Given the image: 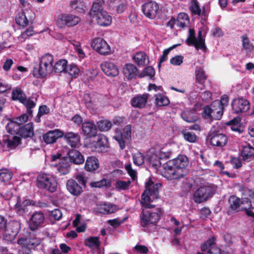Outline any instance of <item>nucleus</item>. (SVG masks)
<instances>
[{
	"mask_svg": "<svg viewBox=\"0 0 254 254\" xmlns=\"http://www.w3.org/2000/svg\"><path fill=\"white\" fill-rule=\"evenodd\" d=\"M161 186L160 183L153 185L151 180L146 183V189L141 196L142 210L140 223L142 227H147L150 225H156L160 219L162 210L160 208H154L155 205L150 203L158 198V189Z\"/></svg>",
	"mask_w": 254,
	"mask_h": 254,
	"instance_id": "1",
	"label": "nucleus"
},
{
	"mask_svg": "<svg viewBox=\"0 0 254 254\" xmlns=\"http://www.w3.org/2000/svg\"><path fill=\"white\" fill-rule=\"evenodd\" d=\"M189 163L188 157L184 155L169 160L164 164L162 175L168 180H176L183 178L188 171L186 168Z\"/></svg>",
	"mask_w": 254,
	"mask_h": 254,
	"instance_id": "2",
	"label": "nucleus"
},
{
	"mask_svg": "<svg viewBox=\"0 0 254 254\" xmlns=\"http://www.w3.org/2000/svg\"><path fill=\"white\" fill-rule=\"evenodd\" d=\"M20 127V125L17 121H11L7 124L6 128L9 134L3 137L2 141L4 146L13 149L20 144V137L14 134H19Z\"/></svg>",
	"mask_w": 254,
	"mask_h": 254,
	"instance_id": "3",
	"label": "nucleus"
},
{
	"mask_svg": "<svg viewBox=\"0 0 254 254\" xmlns=\"http://www.w3.org/2000/svg\"><path fill=\"white\" fill-rule=\"evenodd\" d=\"M54 57L50 54H46L41 56L40 58L39 66L33 69L34 76L44 78L51 73L54 70Z\"/></svg>",
	"mask_w": 254,
	"mask_h": 254,
	"instance_id": "4",
	"label": "nucleus"
},
{
	"mask_svg": "<svg viewBox=\"0 0 254 254\" xmlns=\"http://www.w3.org/2000/svg\"><path fill=\"white\" fill-rule=\"evenodd\" d=\"M84 145L92 151L103 152L107 151L108 141L106 136L100 134L94 137L86 138Z\"/></svg>",
	"mask_w": 254,
	"mask_h": 254,
	"instance_id": "5",
	"label": "nucleus"
},
{
	"mask_svg": "<svg viewBox=\"0 0 254 254\" xmlns=\"http://www.w3.org/2000/svg\"><path fill=\"white\" fill-rule=\"evenodd\" d=\"M36 185L39 189L54 192L57 190L58 182L54 175L42 173L37 176Z\"/></svg>",
	"mask_w": 254,
	"mask_h": 254,
	"instance_id": "6",
	"label": "nucleus"
},
{
	"mask_svg": "<svg viewBox=\"0 0 254 254\" xmlns=\"http://www.w3.org/2000/svg\"><path fill=\"white\" fill-rule=\"evenodd\" d=\"M222 107L220 106L218 100H215L209 106H205L203 109L202 117L210 121L212 120H219L223 114Z\"/></svg>",
	"mask_w": 254,
	"mask_h": 254,
	"instance_id": "7",
	"label": "nucleus"
},
{
	"mask_svg": "<svg viewBox=\"0 0 254 254\" xmlns=\"http://www.w3.org/2000/svg\"><path fill=\"white\" fill-rule=\"evenodd\" d=\"M131 138V127L130 125L125 126L123 130L117 129L114 138L119 144L121 149L125 148L126 145L129 143Z\"/></svg>",
	"mask_w": 254,
	"mask_h": 254,
	"instance_id": "8",
	"label": "nucleus"
},
{
	"mask_svg": "<svg viewBox=\"0 0 254 254\" xmlns=\"http://www.w3.org/2000/svg\"><path fill=\"white\" fill-rule=\"evenodd\" d=\"M186 42L189 46H194L197 50H205L206 49L204 39L202 37L201 30L199 31L198 37L196 38L195 37L194 30L192 29H190L189 30V35Z\"/></svg>",
	"mask_w": 254,
	"mask_h": 254,
	"instance_id": "9",
	"label": "nucleus"
},
{
	"mask_svg": "<svg viewBox=\"0 0 254 254\" xmlns=\"http://www.w3.org/2000/svg\"><path fill=\"white\" fill-rule=\"evenodd\" d=\"M80 21V18L76 15L64 13L59 16L56 21L57 25L60 28L65 26H72L77 24Z\"/></svg>",
	"mask_w": 254,
	"mask_h": 254,
	"instance_id": "10",
	"label": "nucleus"
},
{
	"mask_svg": "<svg viewBox=\"0 0 254 254\" xmlns=\"http://www.w3.org/2000/svg\"><path fill=\"white\" fill-rule=\"evenodd\" d=\"M89 14L92 20L100 26H107L112 23V16L105 10H101Z\"/></svg>",
	"mask_w": 254,
	"mask_h": 254,
	"instance_id": "11",
	"label": "nucleus"
},
{
	"mask_svg": "<svg viewBox=\"0 0 254 254\" xmlns=\"http://www.w3.org/2000/svg\"><path fill=\"white\" fill-rule=\"evenodd\" d=\"M92 48L101 55H108L111 49L106 41L102 38L97 37L92 39L91 43Z\"/></svg>",
	"mask_w": 254,
	"mask_h": 254,
	"instance_id": "12",
	"label": "nucleus"
},
{
	"mask_svg": "<svg viewBox=\"0 0 254 254\" xmlns=\"http://www.w3.org/2000/svg\"><path fill=\"white\" fill-rule=\"evenodd\" d=\"M213 192L212 188L209 186H204L198 188L193 195L194 201L196 203H200L211 196Z\"/></svg>",
	"mask_w": 254,
	"mask_h": 254,
	"instance_id": "13",
	"label": "nucleus"
},
{
	"mask_svg": "<svg viewBox=\"0 0 254 254\" xmlns=\"http://www.w3.org/2000/svg\"><path fill=\"white\" fill-rule=\"evenodd\" d=\"M62 155L60 153L52 155V161L55 162L58 160L60 162L58 164H53L56 167L57 171L61 175L67 174L70 170V165L68 161L65 159H61Z\"/></svg>",
	"mask_w": 254,
	"mask_h": 254,
	"instance_id": "14",
	"label": "nucleus"
},
{
	"mask_svg": "<svg viewBox=\"0 0 254 254\" xmlns=\"http://www.w3.org/2000/svg\"><path fill=\"white\" fill-rule=\"evenodd\" d=\"M20 229V224L17 221H12L6 224L4 230V236L7 240L11 241L17 235Z\"/></svg>",
	"mask_w": 254,
	"mask_h": 254,
	"instance_id": "15",
	"label": "nucleus"
},
{
	"mask_svg": "<svg viewBox=\"0 0 254 254\" xmlns=\"http://www.w3.org/2000/svg\"><path fill=\"white\" fill-rule=\"evenodd\" d=\"M142 9L144 14L150 19H154L156 17L159 10V5L157 3L150 1L144 3L142 6Z\"/></svg>",
	"mask_w": 254,
	"mask_h": 254,
	"instance_id": "16",
	"label": "nucleus"
},
{
	"mask_svg": "<svg viewBox=\"0 0 254 254\" xmlns=\"http://www.w3.org/2000/svg\"><path fill=\"white\" fill-rule=\"evenodd\" d=\"M232 106L233 110L237 114L246 112L250 107L249 102L244 98L234 99L232 103Z\"/></svg>",
	"mask_w": 254,
	"mask_h": 254,
	"instance_id": "17",
	"label": "nucleus"
},
{
	"mask_svg": "<svg viewBox=\"0 0 254 254\" xmlns=\"http://www.w3.org/2000/svg\"><path fill=\"white\" fill-rule=\"evenodd\" d=\"M210 144L213 146L223 147L227 142V136L222 133L211 132L208 136Z\"/></svg>",
	"mask_w": 254,
	"mask_h": 254,
	"instance_id": "18",
	"label": "nucleus"
},
{
	"mask_svg": "<svg viewBox=\"0 0 254 254\" xmlns=\"http://www.w3.org/2000/svg\"><path fill=\"white\" fill-rule=\"evenodd\" d=\"M41 242V239L36 237H31L29 239L21 238L18 241V244L22 246L20 250L30 249H35L39 246Z\"/></svg>",
	"mask_w": 254,
	"mask_h": 254,
	"instance_id": "19",
	"label": "nucleus"
},
{
	"mask_svg": "<svg viewBox=\"0 0 254 254\" xmlns=\"http://www.w3.org/2000/svg\"><path fill=\"white\" fill-rule=\"evenodd\" d=\"M64 132L58 129L50 130L43 135V139L46 144H52L64 136Z\"/></svg>",
	"mask_w": 254,
	"mask_h": 254,
	"instance_id": "20",
	"label": "nucleus"
},
{
	"mask_svg": "<svg viewBox=\"0 0 254 254\" xmlns=\"http://www.w3.org/2000/svg\"><path fill=\"white\" fill-rule=\"evenodd\" d=\"M214 237L209 238L206 242L201 245V251L203 252L207 251V253L208 254H220V249L214 245ZM197 254H203L198 253Z\"/></svg>",
	"mask_w": 254,
	"mask_h": 254,
	"instance_id": "21",
	"label": "nucleus"
},
{
	"mask_svg": "<svg viewBox=\"0 0 254 254\" xmlns=\"http://www.w3.org/2000/svg\"><path fill=\"white\" fill-rule=\"evenodd\" d=\"M146 158L149 164L152 167L157 169L160 166L161 164L160 159L155 148H151L148 150L147 152Z\"/></svg>",
	"mask_w": 254,
	"mask_h": 254,
	"instance_id": "22",
	"label": "nucleus"
},
{
	"mask_svg": "<svg viewBox=\"0 0 254 254\" xmlns=\"http://www.w3.org/2000/svg\"><path fill=\"white\" fill-rule=\"evenodd\" d=\"M102 71L109 76H116L119 73L117 66L110 62H105L101 64Z\"/></svg>",
	"mask_w": 254,
	"mask_h": 254,
	"instance_id": "23",
	"label": "nucleus"
},
{
	"mask_svg": "<svg viewBox=\"0 0 254 254\" xmlns=\"http://www.w3.org/2000/svg\"><path fill=\"white\" fill-rule=\"evenodd\" d=\"M45 217L43 213L36 212L31 216L30 221V228L31 230H34L42 226L44 221Z\"/></svg>",
	"mask_w": 254,
	"mask_h": 254,
	"instance_id": "24",
	"label": "nucleus"
},
{
	"mask_svg": "<svg viewBox=\"0 0 254 254\" xmlns=\"http://www.w3.org/2000/svg\"><path fill=\"white\" fill-rule=\"evenodd\" d=\"M12 99L13 100H18L22 104H28L30 106L33 105V101L27 99L25 94L19 88L13 89L12 92Z\"/></svg>",
	"mask_w": 254,
	"mask_h": 254,
	"instance_id": "25",
	"label": "nucleus"
},
{
	"mask_svg": "<svg viewBox=\"0 0 254 254\" xmlns=\"http://www.w3.org/2000/svg\"><path fill=\"white\" fill-rule=\"evenodd\" d=\"M31 12L32 11L31 10H26L19 13L15 18L16 24L22 28L27 26L29 20H31L33 18V17L28 15V14Z\"/></svg>",
	"mask_w": 254,
	"mask_h": 254,
	"instance_id": "26",
	"label": "nucleus"
},
{
	"mask_svg": "<svg viewBox=\"0 0 254 254\" xmlns=\"http://www.w3.org/2000/svg\"><path fill=\"white\" fill-rule=\"evenodd\" d=\"M82 132L88 137H94L97 133L96 127L92 122H84L82 125Z\"/></svg>",
	"mask_w": 254,
	"mask_h": 254,
	"instance_id": "27",
	"label": "nucleus"
},
{
	"mask_svg": "<svg viewBox=\"0 0 254 254\" xmlns=\"http://www.w3.org/2000/svg\"><path fill=\"white\" fill-rule=\"evenodd\" d=\"M108 6L109 8H116L118 13H123L127 8L126 0H109Z\"/></svg>",
	"mask_w": 254,
	"mask_h": 254,
	"instance_id": "28",
	"label": "nucleus"
},
{
	"mask_svg": "<svg viewBox=\"0 0 254 254\" xmlns=\"http://www.w3.org/2000/svg\"><path fill=\"white\" fill-rule=\"evenodd\" d=\"M66 142L73 148L77 147L80 144V137L77 133L68 132L64 134Z\"/></svg>",
	"mask_w": 254,
	"mask_h": 254,
	"instance_id": "29",
	"label": "nucleus"
},
{
	"mask_svg": "<svg viewBox=\"0 0 254 254\" xmlns=\"http://www.w3.org/2000/svg\"><path fill=\"white\" fill-rule=\"evenodd\" d=\"M124 76L128 79L134 78L138 74L137 67L132 64H126L123 68Z\"/></svg>",
	"mask_w": 254,
	"mask_h": 254,
	"instance_id": "30",
	"label": "nucleus"
},
{
	"mask_svg": "<svg viewBox=\"0 0 254 254\" xmlns=\"http://www.w3.org/2000/svg\"><path fill=\"white\" fill-rule=\"evenodd\" d=\"M148 98V94L146 93L138 95L131 99V105L136 108H143L147 103Z\"/></svg>",
	"mask_w": 254,
	"mask_h": 254,
	"instance_id": "31",
	"label": "nucleus"
},
{
	"mask_svg": "<svg viewBox=\"0 0 254 254\" xmlns=\"http://www.w3.org/2000/svg\"><path fill=\"white\" fill-rule=\"evenodd\" d=\"M67 190L74 195H78L82 191V188L73 179L68 180L66 183Z\"/></svg>",
	"mask_w": 254,
	"mask_h": 254,
	"instance_id": "32",
	"label": "nucleus"
},
{
	"mask_svg": "<svg viewBox=\"0 0 254 254\" xmlns=\"http://www.w3.org/2000/svg\"><path fill=\"white\" fill-rule=\"evenodd\" d=\"M97 211L102 214H110L115 212L117 210L116 205L106 203H101L97 205Z\"/></svg>",
	"mask_w": 254,
	"mask_h": 254,
	"instance_id": "33",
	"label": "nucleus"
},
{
	"mask_svg": "<svg viewBox=\"0 0 254 254\" xmlns=\"http://www.w3.org/2000/svg\"><path fill=\"white\" fill-rule=\"evenodd\" d=\"M99 166L98 159L94 156L89 157L87 158L84 168L88 172H93L96 170Z\"/></svg>",
	"mask_w": 254,
	"mask_h": 254,
	"instance_id": "34",
	"label": "nucleus"
},
{
	"mask_svg": "<svg viewBox=\"0 0 254 254\" xmlns=\"http://www.w3.org/2000/svg\"><path fill=\"white\" fill-rule=\"evenodd\" d=\"M246 198L240 199L235 196H232L229 199V202L230 203V207L228 210V213H231L232 211H237L239 209H242V206L245 204H242V201Z\"/></svg>",
	"mask_w": 254,
	"mask_h": 254,
	"instance_id": "35",
	"label": "nucleus"
},
{
	"mask_svg": "<svg viewBox=\"0 0 254 254\" xmlns=\"http://www.w3.org/2000/svg\"><path fill=\"white\" fill-rule=\"evenodd\" d=\"M68 157L71 162L75 164H81L84 162V158L81 153L76 150H71L68 152Z\"/></svg>",
	"mask_w": 254,
	"mask_h": 254,
	"instance_id": "36",
	"label": "nucleus"
},
{
	"mask_svg": "<svg viewBox=\"0 0 254 254\" xmlns=\"http://www.w3.org/2000/svg\"><path fill=\"white\" fill-rule=\"evenodd\" d=\"M132 59L139 65H144L148 63V59L145 53L138 52L132 56Z\"/></svg>",
	"mask_w": 254,
	"mask_h": 254,
	"instance_id": "37",
	"label": "nucleus"
},
{
	"mask_svg": "<svg viewBox=\"0 0 254 254\" xmlns=\"http://www.w3.org/2000/svg\"><path fill=\"white\" fill-rule=\"evenodd\" d=\"M182 119L187 122L192 123L198 119L196 112L193 110H186L181 114Z\"/></svg>",
	"mask_w": 254,
	"mask_h": 254,
	"instance_id": "38",
	"label": "nucleus"
},
{
	"mask_svg": "<svg viewBox=\"0 0 254 254\" xmlns=\"http://www.w3.org/2000/svg\"><path fill=\"white\" fill-rule=\"evenodd\" d=\"M241 155L244 160L250 161L254 157V148L249 145L244 146Z\"/></svg>",
	"mask_w": 254,
	"mask_h": 254,
	"instance_id": "39",
	"label": "nucleus"
},
{
	"mask_svg": "<svg viewBox=\"0 0 254 254\" xmlns=\"http://www.w3.org/2000/svg\"><path fill=\"white\" fill-rule=\"evenodd\" d=\"M34 134L33 124L29 123L20 127L19 135L23 137H32Z\"/></svg>",
	"mask_w": 254,
	"mask_h": 254,
	"instance_id": "40",
	"label": "nucleus"
},
{
	"mask_svg": "<svg viewBox=\"0 0 254 254\" xmlns=\"http://www.w3.org/2000/svg\"><path fill=\"white\" fill-rule=\"evenodd\" d=\"M206 78L207 76L203 68L200 66L196 67L195 70V82L200 84H203L204 83Z\"/></svg>",
	"mask_w": 254,
	"mask_h": 254,
	"instance_id": "41",
	"label": "nucleus"
},
{
	"mask_svg": "<svg viewBox=\"0 0 254 254\" xmlns=\"http://www.w3.org/2000/svg\"><path fill=\"white\" fill-rule=\"evenodd\" d=\"M176 22L177 27L184 28L189 23V16L184 12L179 13L176 19Z\"/></svg>",
	"mask_w": 254,
	"mask_h": 254,
	"instance_id": "42",
	"label": "nucleus"
},
{
	"mask_svg": "<svg viewBox=\"0 0 254 254\" xmlns=\"http://www.w3.org/2000/svg\"><path fill=\"white\" fill-rule=\"evenodd\" d=\"M130 184L131 182L129 180L124 181L117 179L114 183V186L116 190L121 191L128 189Z\"/></svg>",
	"mask_w": 254,
	"mask_h": 254,
	"instance_id": "43",
	"label": "nucleus"
},
{
	"mask_svg": "<svg viewBox=\"0 0 254 254\" xmlns=\"http://www.w3.org/2000/svg\"><path fill=\"white\" fill-rule=\"evenodd\" d=\"M100 245V241L97 237H92L85 240V245L92 249H97Z\"/></svg>",
	"mask_w": 254,
	"mask_h": 254,
	"instance_id": "44",
	"label": "nucleus"
},
{
	"mask_svg": "<svg viewBox=\"0 0 254 254\" xmlns=\"http://www.w3.org/2000/svg\"><path fill=\"white\" fill-rule=\"evenodd\" d=\"M67 66V61L64 59H61L58 61L54 66V70L56 73H61L66 71Z\"/></svg>",
	"mask_w": 254,
	"mask_h": 254,
	"instance_id": "45",
	"label": "nucleus"
},
{
	"mask_svg": "<svg viewBox=\"0 0 254 254\" xmlns=\"http://www.w3.org/2000/svg\"><path fill=\"white\" fill-rule=\"evenodd\" d=\"M13 174L9 170L3 168L0 169V182H8L12 178Z\"/></svg>",
	"mask_w": 254,
	"mask_h": 254,
	"instance_id": "46",
	"label": "nucleus"
},
{
	"mask_svg": "<svg viewBox=\"0 0 254 254\" xmlns=\"http://www.w3.org/2000/svg\"><path fill=\"white\" fill-rule=\"evenodd\" d=\"M242 204L245 205L242 206V209L246 211V213L248 216L254 218V212L251 209L252 203L249 198H245L242 201Z\"/></svg>",
	"mask_w": 254,
	"mask_h": 254,
	"instance_id": "47",
	"label": "nucleus"
},
{
	"mask_svg": "<svg viewBox=\"0 0 254 254\" xmlns=\"http://www.w3.org/2000/svg\"><path fill=\"white\" fill-rule=\"evenodd\" d=\"M98 129L101 131L109 130L112 126V124L109 120H101L98 122Z\"/></svg>",
	"mask_w": 254,
	"mask_h": 254,
	"instance_id": "48",
	"label": "nucleus"
},
{
	"mask_svg": "<svg viewBox=\"0 0 254 254\" xmlns=\"http://www.w3.org/2000/svg\"><path fill=\"white\" fill-rule=\"evenodd\" d=\"M104 3L105 1L104 0H96L93 2L92 7L90 11L89 14L101 10H104L103 6Z\"/></svg>",
	"mask_w": 254,
	"mask_h": 254,
	"instance_id": "49",
	"label": "nucleus"
},
{
	"mask_svg": "<svg viewBox=\"0 0 254 254\" xmlns=\"http://www.w3.org/2000/svg\"><path fill=\"white\" fill-rule=\"evenodd\" d=\"M155 97L156 103L158 106H166L169 104V100L166 96L161 94H157Z\"/></svg>",
	"mask_w": 254,
	"mask_h": 254,
	"instance_id": "50",
	"label": "nucleus"
},
{
	"mask_svg": "<svg viewBox=\"0 0 254 254\" xmlns=\"http://www.w3.org/2000/svg\"><path fill=\"white\" fill-rule=\"evenodd\" d=\"M190 9L193 14L200 15L201 9L199 6L197 0H191L190 1Z\"/></svg>",
	"mask_w": 254,
	"mask_h": 254,
	"instance_id": "51",
	"label": "nucleus"
},
{
	"mask_svg": "<svg viewBox=\"0 0 254 254\" xmlns=\"http://www.w3.org/2000/svg\"><path fill=\"white\" fill-rule=\"evenodd\" d=\"M110 185V182L106 179H102L99 181L92 182L90 183V186L93 188H103L107 187Z\"/></svg>",
	"mask_w": 254,
	"mask_h": 254,
	"instance_id": "52",
	"label": "nucleus"
},
{
	"mask_svg": "<svg viewBox=\"0 0 254 254\" xmlns=\"http://www.w3.org/2000/svg\"><path fill=\"white\" fill-rule=\"evenodd\" d=\"M13 199H16V200L14 207L17 213L20 215L22 214L25 212L26 207L23 204L21 198L19 197H16V198H13Z\"/></svg>",
	"mask_w": 254,
	"mask_h": 254,
	"instance_id": "53",
	"label": "nucleus"
},
{
	"mask_svg": "<svg viewBox=\"0 0 254 254\" xmlns=\"http://www.w3.org/2000/svg\"><path fill=\"white\" fill-rule=\"evenodd\" d=\"M34 33L33 29L32 27H29L25 31L21 33V34L18 37V39L19 42H23L26 39L32 36Z\"/></svg>",
	"mask_w": 254,
	"mask_h": 254,
	"instance_id": "54",
	"label": "nucleus"
},
{
	"mask_svg": "<svg viewBox=\"0 0 254 254\" xmlns=\"http://www.w3.org/2000/svg\"><path fill=\"white\" fill-rule=\"evenodd\" d=\"M183 135L186 141L191 143L195 142L197 138V136L194 133L190 131H184Z\"/></svg>",
	"mask_w": 254,
	"mask_h": 254,
	"instance_id": "55",
	"label": "nucleus"
},
{
	"mask_svg": "<svg viewBox=\"0 0 254 254\" xmlns=\"http://www.w3.org/2000/svg\"><path fill=\"white\" fill-rule=\"evenodd\" d=\"M71 7L76 10L78 12H82L83 9V3L81 0H73L70 3Z\"/></svg>",
	"mask_w": 254,
	"mask_h": 254,
	"instance_id": "56",
	"label": "nucleus"
},
{
	"mask_svg": "<svg viewBox=\"0 0 254 254\" xmlns=\"http://www.w3.org/2000/svg\"><path fill=\"white\" fill-rule=\"evenodd\" d=\"M242 40V46L244 49H245L247 52L251 51L253 48L254 46L250 42L249 38L246 35H243L241 37Z\"/></svg>",
	"mask_w": 254,
	"mask_h": 254,
	"instance_id": "57",
	"label": "nucleus"
},
{
	"mask_svg": "<svg viewBox=\"0 0 254 254\" xmlns=\"http://www.w3.org/2000/svg\"><path fill=\"white\" fill-rule=\"evenodd\" d=\"M155 149L157 150V154H158L160 160L168 159L170 158L171 155V152L165 148H162L161 149L156 148Z\"/></svg>",
	"mask_w": 254,
	"mask_h": 254,
	"instance_id": "58",
	"label": "nucleus"
},
{
	"mask_svg": "<svg viewBox=\"0 0 254 254\" xmlns=\"http://www.w3.org/2000/svg\"><path fill=\"white\" fill-rule=\"evenodd\" d=\"M133 161L135 165L140 166L142 165L144 162V156L143 154L138 152L133 154Z\"/></svg>",
	"mask_w": 254,
	"mask_h": 254,
	"instance_id": "59",
	"label": "nucleus"
},
{
	"mask_svg": "<svg viewBox=\"0 0 254 254\" xmlns=\"http://www.w3.org/2000/svg\"><path fill=\"white\" fill-rule=\"evenodd\" d=\"M155 74L154 68L150 66L146 67L143 71L140 74V77H148L149 78H152Z\"/></svg>",
	"mask_w": 254,
	"mask_h": 254,
	"instance_id": "60",
	"label": "nucleus"
},
{
	"mask_svg": "<svg viewBox=\"0 0 254 254\" xmlns=\"http://www.w3.org/2000/svg\"><path fill=\"white\" fill-rule=\"evenodd\" d=\"M67 71L74 78L77 77L80 73V70L78 67L75 64H70L68 67Z\"/></svg>",
	"mask_w": 254,
	"mask_h": 254,
	"instance_id": "61",
	"label": "nucleus"
},
{
	"mask_svg": "<svg viewBox=\"0 0 254 254\" xmlns=\"http://www.w3.org/2000/svg\"><path fill=\"white\" fill-rule=\"evenodd\" d=\"M230 124L232 125L231 128L232 130L238 131L239 132H241V129L239 126V119H234L232 120L230 122Z\"/></svg>",
	"mask_w": 254,
	"mask_h": 254,
	"instance_id": "62",
	"label": "nucleus"
},
{
	"mask_svg": "<svg viewBox=\"0 0 254 254\" xmlns=\"http://www.w3.org/2000/svg\"><path fill=\"white\" fill-rule=\"evenodd\" d=\"M50 217L55 220H59L62 216V213L59 209H55L50 212Z\"/></svg>",
	"mask_w": 254,
	"mask_h": 254,
	"instance_id": "63",
	"label": "nucleus"
},
{
	"mask_svg": "<svg viewBox=\"0 0 254 254\" xmlns=\"http://www.w3.org/2000/svg\"><path fill=\"white\" fill-rule=\"evenodd\" d=\"M184 57L182 56H176L170 60V63L174 65H180L183 62Z\"/></svg>",
	"mask_w": 254,
	"mask_h": 254,
	"instance_id": "64",
	"label": "nucleus"
}]
</instances>
